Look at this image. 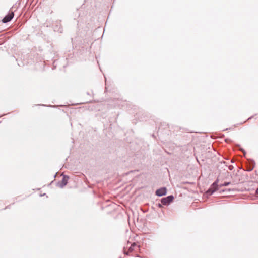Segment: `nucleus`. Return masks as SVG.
Listing matches in <instances>:
<instances>
[{
  "mask_svg": "<svg viewBox=\"0 0 258 258\" xmlns=\"http://www.w3.org/2000/svg\"><path fill=\"white\" fill-rule=\"evenodd\" d=\"M218 182L219 180L217 179L210 186L208 190L206 192V194L207 196H210L212 195L215 191H217L218 189Z\"/></svg>",
  "mask_w": 258,
  "mask_h": 258,
  "instance_id": "1",
  "label": "nucleus"
},
{
  "mask_svg": "<svg viewBox=\"0 0 258 258\" xmlns=\"http://www.w3.org/2000/svg\"><path fill=\"white\" fill-rule=\"evenodd\" d=\"M173 199L174 197L172 195H170L166 197L162 198L161 202L163 205H168L173 200Z\"/></svg>",
  "mask_w": 258,
  "mask_h": 258,
  "instance_id": "2",
  "label": "nucleus"
},
{
  "mask_svg": "<svg viewBox=\"0 0 258 258\" xmlns=\"http://www.w3.org/2000/svg\"><path fill=\"white\" fill-rule=\"evenodd\" d=\"M14 13L13 12L7 14L2 20L4 23H6L10 22L14 17Z\"/></svg>",
  "mask_w": 258,
  "mask_h": 258,
  "instance_id": "3",
  "label": "nucleus"
},
{
  "mask_svg": "<svg viewBox=\"0 0 258 258\" xmlns=\"http://www.w3.org/2000/svg\"><path fill=\"white\" fill-rule=\"evenodd\" d=\"M69 179V176L63 175V178L60 183H58V186L60 188H63L64 186H66L68 183V180Z\"/></svg>",
  "mask_w": 258,
  "mask_h": 258,
  "instance_id": "4",
  "label": "nucleus"
},
{
  "mask_svg": "<svg viewBox=\"0 0 258 258\" xmlns=\"http://www.w3.org/2000/svg\"><path fill=\"white\" fill-rule=\"evenodd\" d=\"M167 193V190L166 187H162L156 191V195L159 197H161L162 196H164Z\"/></svg>",
  "mask_w": 258,
  "mask_h": 258,
  "instance_id": "5",
  "label": "nucleus"
},
{
  "mask_svg": "<svg viewBox=\"0 0 258 258\" xmlns=\"http://www.w3.org/2000/svg\"><path fill=\"white\" fill-rule=\"evenodd\" d=\"M255 166V162L253 160H250L249 161V165L247 166V171H252Z\"/></svg>",
  "mask_w": 258,
  "mask_h": 258,
  "instance_id": "6",
  "label": "nucleus"
},
{
  "mask_svg": "<svg viewBox=\"0 0 258 258\" xmlns=\"http://www.w3.org/2000/svg\"><path fill=\"white\" fill-rule=\"evenodd\" d=\"M230 184H231V182H225L224 183L220 184L219 186L220 187L227 186H228L229 185H230Z\"/></svg>",
  "mask_w": 258,
  "mask_h": 258,
  "instance_id": "7",
  "label": "nucleus"
},
{
  "mask_svg": "<svg viewBox=\"0 0 258 258\" xmlns=\"http://www.w3.org/2000/svg\"><path fill=\"white\" fill-rule=\"evenodd\" d=\"M136 244H135V243H134L133 244H132L131 245V246H130V248H129V250H130V251H133V250H134V247L135 246H136Z\"/></svg>",
  "mask_w": 258,
  "mask_h": 258,
  "instance_id": "8",
  "label": "nucleus"
},
{
  "mask_svg": "<svg viewBox=\"0 0 258 258\" xmlns=\"http://www.w3.org/2000/svg\"><path fill=\"white\" fill-rule=\"evenodd\" d=\"M162 203L161 204L159 203L158 204V207H160V208H161L162 207Z\"/></svg>",
  "mask_w": 258,
  "mask_h": 258,
  "instance_id": "9",
  "label": "nucleus"
},
{
  "mask_svg": "<svg viewBox=\"0 0 258 258\" xmlns=\"http://www.w3.org/2000/svg\"><path fill=\"white\" fill-rule=\"evenodd\" d=\"M256 193L257 194H258V188H257V189L256 190Z\"/></svg>",
  "mask_w": 258,
  "mask_h": 258,
  "instance_id": "10",
  "label": "nucleus"
},
{
  "mask_svg": "<svg viewBox=\"0 0 258 258\" xmlns=\"http://www.w3.org/2000/svg\"><path fill=\"white\" fill-rule=\"evenodd\" d=\"M251 118V117H249L248 119H250Z\"/></svg>",
  "mask_w": 258,
  "mask_h": 258,
  "instance_id": "11",
  "label": "nucleus"
},
{
  "mask_svg": "<svg viewBox=\"0 0 258 258\" xmlns=\"http://www.w3.org/2000/svg\"><path fill=\"white\" fill-rule=\"evenodd\" d=\"M229 169L231 170L232 169V167L229 168Z\"/></svg>",
  "mask_w": 258,
  "mask_h": 258,
  "instance_id": "12",
  "label": "nucleus"
},
{
  "mask_svg": "<svg viewBox=\"0 0 258 258\" xmlns=\"http://www.w3.org/2000/svg\"><path fill=\"white\" fill-rule=\"evenodd\" d=\"M229 169L231 170L232 169V167L229 168Z\"/></svg>",
  "mask_w": 258,
  "mask_h": 258,
  "instance_id": "13",
  "label": "nucleus"
}]
</instances>
